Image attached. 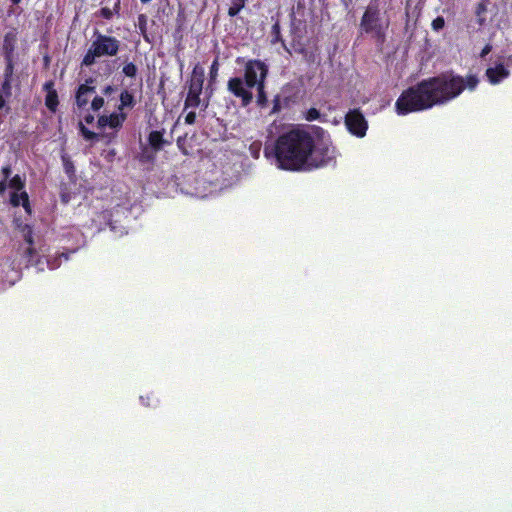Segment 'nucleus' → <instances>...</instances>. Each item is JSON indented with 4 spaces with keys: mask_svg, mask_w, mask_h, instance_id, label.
<instances>
[{
    "mask_svg": "<svg viewBox=\"0 0 512 512\" xmlns=\"http://www.w3.org/2000/svg\"><path fill=\"white\" fill-rule=\"evenodd\" d=\"M119 11H120V0H116V2L114 4V7H113V10H111L108 7H102L98 11V15L101 16L102 18L106 19V20H110V19H112L113 14L114 13L115 14H119Z\"/></svg>",
    "mask_w": 512,
    "mask_h": 512,
    "instance_id": "412c9836",
    "label": "nucleus"
},
{
    "mask_svg": "<svg viewBox=\"0 0 512 512\" xmlns=\"http://www.w3.org/2000/svg\"><path fill=\"white\" fill-rule=\"evenodd\" d=\"M79 131L85 140L95 141L100 137L98 133L89 130L81 121L79 122Z\"/></svg>",
    "mask_w": 512,
    "mask_h": 512,
    "instance_id": "b1692460",
    "label": "nucleus"
},
{
    "mask_svg": "<svg viewBox=\"0 0 512 512\" xmlns=\"http://www.w3.org/2000/svg\"><path fill=\"white\" fill-rule=\"evenodd\" d=\"M268 74L267 65L261 60H249L245 66L244 80L248 88H254L259 81H265Z\"/></svg>",
    "mask_w": 512,
    "mask_h": 512,
    "instance_id": "0eeeda50",
    "label": "nucleus"
},
{
    "mask_svg": "<svg viewBox=\"0 0 512 512\" xmlns=\"http://www.w3.org/2000/svg\"><path fill=\"white\" fill-rule=\"evenodd\" d=\"M196 121V113L194 111H190L185 116V123L188 125L194 124Z\"/></svg>",
    "mask_w": 512,
    "mask_h": 512,
    "instance_id": "c9c22d12",
    "label": "nucleus"
},
{
    "mask_svg": "<svg viewBox=\"0 0 512 512\" xmlns=\"http://www.w3.org/2000/svg\"><path fill=\"white\" fill-rule=\"evenodd\" d=\"M21 231H22L25 242L28 245L32 246L34 244L32 227L28 224H25Z\"/></svg>",
    "mask_w": 512,
    "mask_h": 512,
    "instance_id": "c85d7f7f",
    "label": "nucleus"
},
{
    "mask_svg": "<svg viewBox=\"0 0 512 512\" xmlns=\"http://www.w3.org/2000/svg\"><path fill=\"white\" fill-rule=\"evenodd\" d=\"M203 83V72H198L197 69L195 68L189 81L188 93L185 99L184 109L199 107L201 103L200 95L202 93Z\"/></svg>",
    "mask_w": 512,
    "mask_h": 512,
    "instance_id": "423d86ee",
    "label": "nucleus"
},
{
    "mask_svg": "<svg viewBox=\"0 0 512 512\" xmlns=\"http://www.w3.org/2000/svg\"><path fill=\"white\" fill-rule=\"evenodd\" d=\"M94 79L92 77L86 79L84 84H80L77 88L75 95V102L78 108H84L88 102V95L95 92V87L92 86Z\"/></svg>",
    "mask_w": 512,
    "mask_h": 512,
    "instance_id": "1a4fd4ad",
    "label": "nucleus"
},
{
    "mask_svg": "<svg viewBox=\"0 0 512 512\" xmlns=\"http://www.w3.org/2000/svg\"><path fill=\"white\" fill-rule=\"evenodd\" d=\"M94 119H95L94 116L90 113H88L84 116V122L86 124H92L94 122Z\"/></svg>",
    "mask_w": 512,
    "mask_h": 512,
    "instance_id": "a19ab883",
    "label": "nucleus"
},
{
    "mask_svg": "<svg viewBox=\"0 0 512 512\" xmlns=\"http://www.w3.org/2000/svg\"><path fill=\"white\" fill-rule=\"evenodd\" d=\"M119 47L120 41L115 37L97 33L84 55L81 65L89 67L95 63L96 58L115 56L119 51Z\"/></svg>",
    "mask_w": 512,
    "mask_h": 512,
    "instance_id": "20e7f679",
    "label": "nucleus"
},
{
    "mask_svg": "<svg viewBox=\"0 0 512 512\" xmlns=\"http://www.w3.org/2000/svg\"><path fill=\"white\" fill-rule=\"evenodd\" d=\"M257 88L256 102L260 108H264L268 104L267 94L265 92V81H259L255 86Z\"/></svg>",
    "mask_w": 512,
    "mask_h": 512,
    "instance_id": "6ab92c4d",
    "label": "nucleus"
},
{
    "mask_svg": "<svg viewBox=\"0 0 512 512\" xmlns=\"http://www.w3.org/2000/svg\"><path fill=\"white\" fill-rule=\"evenodd\" d=\"M487 11V0H483L477 4L475 8V14L477 16V23L482 26L485 24L486 19L483 17Z\"/></svg>",
    "mask_w": 512,
    "mask_h": 512,
    "instance_id": "5701e85b",
    "label": "nucleus"
},
{
    "mask_svg": "<svg viewBox=\"0 0 512 512\" xmlns=\"http://www.w3.org/2000/svg\"><path fill=\"white\" fill-rule=\"evenodd\" d=\"M264 153L274 157L278 168L294 172L322 168L335 158L331 145L316 143L310 132L301 128L279 135L272 146H265Z\"/></svg>",
    "mask_w": 512,
    "mask_h": 512,
    "instance_id": "f03ea898",
    "label": "nucleus"
},
{
    "mask_svg": "<svg viewBox=\"0 0 512 512\" xmlns=\"http://www.w3.org/2000/svg\"><path fill=\"white\" fill-rule=\"evenodd\" d=\"M271 44L272 45H275L276 43H281L282 47L284 48V50L291 54V51L290 49L287 47L284 39L282 38V35H281V27H280V23L279 21H276L273 25H272V28H271Z\"/></svg>",
    "mask_w": 512,
    "mask_h": 512,
    "instance_id": "f3484780",
    "label": "nucleus"
},
{
    "mask_svg": "<svg viewBox=\"0 0 512 512\" xmlns=\"http://www.w3.org/2000/svg\"><path fill=\"white\" fill-rule=\"evenodd\" d=\"M1 171L4 176L3 179L7 180L11 175V166L10 165L3 166Z\"/></svg>",
    "mask_w": 512,
    "mask_h": 512,
    "instance_id": "4c0bfd02",
    "label": "nucleus"
},
{
    "mask_svg": "<svg viewBox=\"0 0 512 512\" xmlns=\"http://www.w3.org/2000/svg\"><path fill=\"white\" fill-rule=\"evenodd\" d=\"M5 60V69L3 73V77L12 80V76L14 73V58H4Z\"/></svg>",
    "mask_w": 512,
    "mask_h": 512,
    "instance_id": "a878e982",
    "label": "nucleus"
},
{
    "mask_svg": "<svg viewBox=\"0 0 512 512\" xmlns=\"http://www.w3.org/2000/svg\"><path fill=\"white\" fill-rule=\"evenodd\" d=\"M7 188V180L0 181V194H3Z\"/></svg>",
    "mask_w": 512,
    "mask_h": 512,
    "instance_id": "79ce46f5",
    "label": "nucleus"
},
{
    "mask_svg": "<svg viewBox=\"0 0 512 512\" xmlns=\"http://www.w3.org/2000/svg\"><path fill=\"white\" fill-rule=\"evenodd\" d=\"M127 119V113L122 111L113 112L108 115L109 127L112 129H120Z\"/></svg>",
    "mask_w": 512,
    "mask_h": 512,
    "instance_id": "a211bd4d",
    "label": "nucleus"
},
{
    "mask_svg": "<svg viewBox=\"0 0 512 512\" xmlns=\"http://www.w3.org/2000/svg\"><path fill=\"white\" fill-rule=\"evenodd\" d=\"M478 84L479 79L475 74L463 77L453 71H446L405 89L395 102V110L398 115L425 111L447 104L465 89L475 90Z\"/></svg>",
    "mask_w": 512,
    "mask_h": 512,
    "instance_id": "f257e3e1",
    "label": "nucleus"
},
{
    "mask_svg": "<svg viewBox=\"0 0 512 512\" xmlns=\"http://www.w3.org/2000/svg\"><path fill=\"white\" fill-rule=\"evenodd\" d=\"M277 103L275 104V106L273 107V110L275 111L277 109Z\"/></svg>",
    "mask_w": 512,
    "mask_h": 512,
    "instance_id": "8fccbe9b",
    "label": "nucleus"
},
{
    "mask_svg": "<svg viewBox=\"0 0 512 512\" xmlns=\"http://www.w3.org/2000/svg\"><path fill=\"white\" fill-rule=\"evenodd\" d=\"M491 50H492V46L490 44H486L480 52V57L484 58L491 52Z\"/></svg>",
    "mask_w": 512,
    "mask_h": 512,
    "instance_id": "58836bf2",
    "label": "nucleus"
},
{
    "mask_svg": "<svg viewBox=\"0 0 512 512\" xmlns=\"http://www.w3.org/2000/svg\"><path fill=\"white\" fill-rule=\"evenodd\" d=\"M10 203L14 207H18L21 204L27 212H30L29 196L26 191H21L20 193L18 191L12 192Z\"/></svg>",
    "mask_w": 512,
    "mask_h": 512,
    "instance_id": "2eb2a0df",
    "label": "nucleus"
},
{
    "mask_svg": "<svg viewBox=\"0 0 512 512\" xmlns=\"http://www.w3.org/2000/svg\"><path fill=\"white\" fill-rule=\"evenodd\" d=\"M247 0H233L232 5L228 9L229 16H235L244 7Z\"/></svg>",
    "mask_w": 512,
    "mask_h": 512,
    "instance_id": "cd10ccee",
    "label": "nucleus"
},
{
    "mask_svg": "<svg viewBox=\"0 0 512 512\" xmlns=\"http://www.w3.org/2000/svg\"><path fill=\"white\" fill-rule=\"evenodd\" d=\"M138 22H139V30H140V32L143 34L144 38L148 41V37L146 35V16L141 14L138 17Z\"/></svg>",
    "mask_w": 512,
    "mask_h": 512,
    "instance_id": "473e14b6",
    "label": "nucleus"
},
{
    "mask_svg": "<svg viewBox=\"0 0 512 512\" xmlns=\"http://www.w3.org/2000/svg\"><path fill=\"white\" fill-rule=\"evenodd\" d=\"M13 4L17 5L21 2V0H10Z\"/></svg>",
    "mask_w": 512,
    "mask_h": 512,
    "instance_id": "49530a36",
    "label": "nucleus"
},
{
    "mask_svg": "<svg viewBox=\"0 0 512 512\" xmlns=\"http://www.w3.org/2000/svg\"><path fill=\"white\" fill-rule=\"evenodd\" d=\"M144 157H145V158H146V160H148V161H151V160H153V159H154V156H152V155H147V156H144Z\"/></svg>",
    "mask_w": 512,
    "mask_h": 512,
    "instance_id": "a18cd8bd",
    "label": "nucleus"
},
{
    "mask_svg": "<svg viewBox=\"0 0 512 512\" xmlns=\"http://www.w3.org/2000/svg\"><path fill=\"white\" fill-rule=\"evenodd\" d=\"M389 24V19L382 16L379 1L371 0L360 21L361 31L370 34L378 44H383Z\"/></svg>",
    "mask_w": 512,
    "mask_h": 512,
    "instance_id": "7ed1b4c3",
    "label": "nucleus"
},
{
    "mask_svg": "<svg viewBox=\"0 0 512 512\" xmlns=\"http://www.w3.org/2000/svg\"><path fill=\"white\" fill-rule=\"evenodd\" d=\"M164 131L153 130L148 135V143L154 152H159L164 145L169 144L163 137Z\"/></svg>",
    "mask_w": 512,
    "mask_h": 512,
    "instance_id": "ddd939ff",
    "label": "nucleus"
},
{
    "mask_svg": "<svg viewBox=\"0 0 512 512\" xmlns=\"http://www.w3.org/2000/svg\"><path fill=\"white\" fill-rule=\"evenodd\" d=\"M119 105L117 106V111L124 112L125 109H133L136 105L135 96L128 89H123L119 95Z\"/></svg>",
    "mask_w": 512,
    "mask_h": 512,
    "instance_id": "4468645a",
    "label": "nucleus"
},
{
    "mask_svg": "<svg viewBox=\"0 0 512 512\" xmlns=\"http://www.w3.org/2000/svg\"><path fill=\"white\" fill-rule=\"evenodd\" d=\"M445 25V20L443 17L438 16L432 21V28L435 31L441 30Z\"/></svg>",
    "mask_w": 512,
    "mask_h": 512,
    "instance_id": "72a5a7b5",
    "label": "nucleus"
},
{
    "mask_svg": "<svg viewBox=\"0 0 512 512\" xmlns=\"http://www.w3.org/2000/svg\"><path fill=\"white\" fill-rule=\"evenodd\" d=\"M2 90L4 93H6L7 95L10 94V90H11V79H7V78H4L3 80V83H2Z\"/></svg>",
    "mask_w": 512,
    "mask_h": 512,
    "instance_id": "e433bc0d",
    "label": "nucleus"
},
{
    "mask_svg": "<svg viewBox=\"0 0 512 512\" xmlns=\"http://www.w3.org/2000/svg\"><path fill=\"white\" fill-rule=\"evenodd\" d=\"M485 75L492 85H496L508 78L510 75L509 70L502 64L499 63L494 67H489L486 69Z\"/></svg>",
    "mask_w": 512,
    "mask_h": 512,
    "instance_id": "9b49d317",
    "label": "nucleus"
},
{
    "mask_svg": "<svg viewBox=\"0 0 512 512\" xmlns=\"http://www.w3.org/2000/svg\"><path fill=\"white\" fill-rule=\"evenodd\" d=\"M140 1L145 4V3L150 2L151 0H140Z\"/></svg>",
    "mask_w": 512,
    "mask_h": 512,
    "instance_id": "09e8293b",
    "label": "nucleus"
},
{
    "mask_svg": "<svg viewBox=\"0 0 512 512\" xmlns=\"http://www.w3.org/2000/svg\"><path fill=\"white\" fill-rule=\"evenodd\" d=\"M6 104V100L5 98L3 97L2 94H0V109H2Z\"/></svg>",
    "mask_w": 512,
    "mask_h": 512,
    "instance_id": "37998d69",
    "label": "nucleus"
},
{
    "mask_svg": "<svg viewBox=\"0 0 512 512\" xmlns=\"http://www.w3.org/2000/svg\"><path fill=\"white\" fill-rule=\"evenodd\" d=\"M61 160H62L64 171L67 174V176L70 179L75 177L76 170H75L74 163L71 160L70 156L68 154L64 153L61 155Z\"/></svg>",
    "mask_w": 512,
    "mask_h": 512,
    "instance_id": "aec40b11",
    "label": "nucleus"
},
{
    "mask_svg": "<svg viewBox=\"0 0 512 512\" xmlns=\"http://www.w3.org/2000/svg\"><path fill=\"white\" fill-rule=\"evenodd\" d=\"M186 23V13L185 9L181 6L179 7V10L177 12L176 16V27L173 33V37L175 40H182L183 38V31Z\"/></svg>",
    "mask_w": 512,
    "mask_h": 512,
    "instance_id": "dca6fc26",
    "label": "nucleus"
},
{
    "mask_svg": "<svg viewBox=\"0 0 512 512\" xmlns=\"http://www.w3.org/2000/svg\"><path fill=\"white\" fill-rule=\"evenodd\" d=\"M305 119L307 121H320L322 123L327 121V116L320 113V111L314 107L309 108L305 113Z\"/></svg>",
    "mask_w": 512,
    "mask_h": 512,
    "instance_id": "4be33fe9",
    "label": "nucleus"
},
{
    "mask_svg": "<svg viewBox=\"0 0 512 512\" xmlns=\"http://www.w3.org/2000/svg\"><path fill=\"white\" fill-rule=\"evenodd\" d=\"M37 252L35 248L32 246H28L24 252V257L27 259V264H32L34 262V258Z\"/></svg>",
    "mask_w": 512,
    "mask_h": 512,
    "instance_id": "7c9ffc66",
    "label": "nucleus"
},
{
    "mask_svg": "<svg viewBox=\"0 0 512 512\" xmlns=\"http://www.w3.org/2000/svg\"><path fill=\"white\" fill-rule=\"evenodd\" d=\"M8 186L11 189H14L15 191H23L25 187V179H23L20 175L16 174L10 179Z\"/></svg>",
    "mask_w": 512,
    "mask_h": 512,
    "instance_id": "393cba45",
    "label": "nucleus"
},
{
    "mask_svg": "<svg viewBox=\"0 0 512 512\" xmlns=\"http://www.w3.org/2000/svg\"><path fill=\"white\" fill-rule=\"evenodd\" d=\"M104 106V99L100 96H95L91 102V109L99 111Z\"/></svg>",
    "mask_w": 512,
    "mask_h": 512,
    "instance_id": "2f4dec72",
    "label": "nucleus"
},
{
    "mask_svg": "<svg viewBox=\"0 0 512 512\" xmlns=\"http://www.w3.org/2000/svg\"><path fill=\"white\" fill-rule=\"evenodd\" d=\"M116 90H117V87L112 86V85H107L106 87H104L102 92L104 95H110V94L114 93Z\"/></svg>",
    "mask_w": 512,
    "mask_h": 512,
    "instance_id": "ea45409f",
    "label": "nucleus"
},
{
    "mask_svg": "<svg viewBox=\"0 0 512 512\" xmlns=\"http://www.w3.org/2000/svg\"><path fill=\"white\" fill-rule=\"evenodd\" d=\"M54 85L52 80L45 82L43 85V90L46 91L45 106L52 113L57 111L59 105V97Z\"/></svg>",
    "mask_w": 512,
    "mask_h": 512,
    "instance_id": "9d476101",
    "label": "nucleus"
},
{
    "mask_svg": "<svg viewBox=\"0 0 512 512\" xmlns=\"http://www.w3.org/2000/svg\"><path fill=\"white\" fill-rule=\"evenodd\" d=\"M228 89L238 98L241 99V105L247 106L253 99L252 92L246 86L245 82L240 78H231L228 81Z\"/></svg>",
    "mask_w": 512,
    "mask_h": 512,
    "instance_id": "6e6552de",
    "label": "nucleus"
},
{
    "mask_svg": "<svg viewBox=\"0 0 512 512\" xmlns=\"http://www.w3.org/2000/svg\"><path fill=\"white\" fill-rule=\"evenodd\" d=\"M508 62H509L510 64H512V55H510V56L508 57Z\"/></svg>",
    "mask_w": 512,
    "mask_h": 512,
    "instance_id": "de8ad7c7",
    "label": "nucleus"
},
{
    "mask_svg": "<svg viewBox=\"0 0 512 512\" xmlns=\"http://www.w3.org/2000/svg\"><path fill=\"white\" fill-rule=\"evenodd\" d=\"M344 124L350 134L363 138L368 130V122L359 108L350 109L345 117Z\"/></svg>",
    "mask_w": 512,
    "mask_h": 512,
    "instance_id": "39448f33",
    "label": "nucleus"
},
{
    "mask_svg": "<svg viewBox=\"0 0 512 512\" xmlns=\"http://www.w3.org/2000/svg\"><path fill=\"white\" fill-rule=\"evenodd\" d=\"M17 43V31L15 28L6 32L2 43V53L4 58H14V52Z\"/></svg>",
    "mask_w": 512,
    "mask_h": 512,
    "instance_id": "f8f14e48",
    "label": "nucleus"
},
{
    "mask_svg": "<svg viewBox=\"0 0 512 512\" xmlns=\"http://www.w3.org/2000/svg\"><path fill=\"white\" fill-rule=\"evenodd\" d=\"M186 142H187V135H184V136H179L177 138V147L179 148V150L184 154V155H190L191 154V151L188 150L187 146H186Z\"/></svg>",
    "mask_w": 512,
    "mask_h": 512,
    "instance_id": "c756f323",
    "label": "nucleus"
},
{
    "mask_svg": "<svg viewBox=\"0 0 512 512\" xmlns=\"http://www.w3.org/2000/svg\"><path fill=\"white\" fill-rule=\"evenodd\" d=\"M317 129L320 130L321 132H324L323 128L317 127Z\"/></svg>",
    "mask_w": 512,
    "mask_h": 512,
    "instance_id": "3c124183",
    "label": "nucleus"
},
{
    "mask_svg": "<svg viewBox=\"0 0 512 512\" xmlns=\"http://www.w3.org/2000/svg\"><path fill=\"white\" fill-rule=\"evenodd\" d=\"M97 126L100 129H104L105 127H109L108 115H102L98 118Z\"/></svg>",
    "mask_w": 512,
    "mask_h": 512,
    "instance_id": "f704fd0d",
    "label": "nucleus"
},
{
    "mask_svg": "<svg viewBox=\"0 0 512 512\" xmlns=\"http://www.w3.org/2000/svg\"><path fill=\"white\" fill-rule=\"evenodd\" d=\"M413 4V0H406V7L409 8Z\"/></svg>",
    "mask_w": 512,
    "mask_h": 512,
    "instance_id": "c03bdc74",
    "label": "nucleus"
},
{
    "mask_svg": "<svg viewBox=\"0 0 512 512\" xmlns=\"http://www.w3.org/2000/svg\"><path fill=\"white\" fill-rule=\"evenodd\" d=\"M138 72L137 66L133 62L126 63L122 68V73L130 78L136 77Z\"/></svg>",
    "mask_w": 512,
    "mask_h": 512,
    "instance_id": "bb28decb",
    "label": "nucleus"
}]
</instances>
